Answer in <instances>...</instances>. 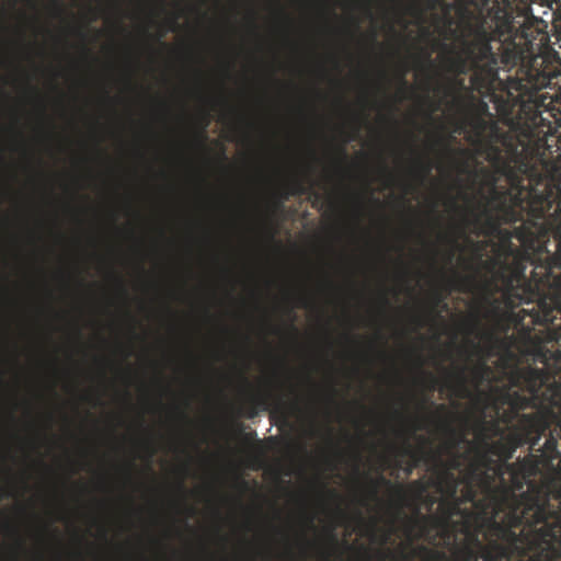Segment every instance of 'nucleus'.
I'll list each match as a JSON object with an SVG mask.
<instances>
[{
	"label": "nucleus",
	"mask_w": 561,
	"mask_h": 561,
	"mask_svg": "<svg viewBox=\"0 0 561 561\" xmlns=\"http://www.w3.org/2000/svg\"><path fill=\"white\" fill-rule=\"evenodd\" d=\"M50 530L49 525L47 524H41L35 529V536L38 540L43 541L45 537L47 536L48 531Z\"/></svg>",
	"instance_id": "7c9ffc66"
},
{
	"label": "nucleus",
	"mask_w": 561,
	"mask_h": 561,
	"mask_svg": "<svg viewBox=\"0 0 561 561\" xmlns=\"http://www.w3.org/2000/svg\"><path fill=\"white\" fill-rule=\"evenodd\" d=\"M24 415L26 417V427L32 433V436L25 440L27 448L32 451H37L39 442L46 437V431H43L37 422L34 403L31 398L23 400Z\"/></svg>",
	"instance_id": "ddd939ff"
},
{
	"label": "nucleus",
	"mask_w": 561,
	"mask_h": 561,
	"mask_svg": "<svg viewBox=\"0 0 561 561\" xmlns=\"http://www.w3.org/2000/svg\"><path fill=\"white\" fill-rule=\"evenodd\" d=\"M264 9L275 15H280L285 12L284 7L280 3V0H265Z\"/></svg>",
	"instance_id": "bb28decb"
},
{
	"label": "nucleus",
	"mask_w": 561,
	"mask_h": 561,
	"mask_svg": "<svg viewBox=\"0 0 561 561\" xmlns=\"http://www.w3.org/2000/svg\"><path fill=\"white\" fill-rule=\"evenodd\" d=\"M417 168L422 171V178L428 175L432 171L433 165L430 162H423V160H417Z\"/></svg>",
	"instance_id": "473e14b6"
},
{
	"label": "nucleus",
	"mask_w": 561,
	"mask_h": 561,
	"mask_svg": "<svg viewBox=\"0 0 561 561\" xmlns=\"http://www.w3.org/2000/svg\"><path fill=\"white\" fill-rule=\"evenodd\" d=\"M543 360L546 364L554 365V366L557 365L561 370V354H559L558 356H554L552 358L550 357V362L547 358H545Z\"/></svg>",
	"instance_id": "e433bc0d"
},
{
	"label": "nucleus",
	"mask_w": 561,
	"mask_h": 561,
	"mask_svg": "<svg viewBox=\"0 0 561 561\" xmlns=\"http://www.w3.org/2000/svg\"><path fill=\"white\" fill-rule=\"evenodd\" d=\"M476 174H480L484 179V184L489 188V198L488 204H490L495 211V215L489 213V210H484L486 215V221L492 227H496L502 224H511L512 222V208L507 206L511 201L510 191H506V187H499V176L493 170H490L485 167L480 168Z\"/></svg>",
	"instance_id": "9b49d317"
},
{
	"label": "nucleus",
	"mask_w": 561,
	"mask_h": 561,
	"mask_svg": "<svg viewBox=\"0 0 561 561\" xmlns=\"http://www.w3.org/2000/svg\"><path fill=\"white\" fill-rule=\"evenodd\" d=\"M117 282H118V284H119V288H121L122 294H123L124 296H127V291H126V289H125V287H124V285H123L122 279H121V278H117Z\"/></svg>",
	"instance_id": "8fccbe9b"
},
{
	"label": "nucleus",
	"mask_w": 561,
	"mask_h": 561,
	"mask_svg": "<svg viewBox=\"0 0 561 561\" xmlns=\"http://www.w3.org/2000/svg\"><path fill=\"white\" fill-rule=\"evenodd\" d=\"M389 536H390L389 534L385 535L383 540H382L383 543H386L388 541Z\"/></svg>",
	"instance_id": "0e129e2a"
},
{
	"label": "nucleus",
	"mask_w": 561,
	"mask_h": 561,
	"mask_svg": "<svg viewBox=\"0 0 561 561\" xmlns=\"http://www.w3.org/2000/svg\"><path fill=\"white\" fill-rule=\"evenodd\" d=\"M31 463L47 469V466L45 465V462L43 461L42 458L36 459V460H31Z\"/></svg>",
	"instance_id": "c03bdc74"
},
{
	"label": "nucleus",
	"mask_w": 561,
	"mask_h": 561,
	"mask_svg": "<svg viewBox=\"0 0 561 561\" xmlns=\"http://www.w3.org/2000/svg\"><path fill=\"white\" fill-rule=\"evenodd\" d=\"M492 375V368L485 359L480 360L472 369V376L477 386L482 385L484 381H490Z\"/></svg>",
	"instance_id": "412c9836"
},
{
	"label": "nucleus",
	"mask_w": 561,
	"mask_h": 561,
	"mask_svg": "<svg viewBox=\"0 0 561 561\" xmlns=\"http://www.w3.org/2000/svg\"><path fill=\"white\" fill-rule=\"evenodd\" d=\"M27 239L32 245H37V243L41 241V236L38 231L34 228L27 229Z\"/></svg>",
	"instance_id": "2f4dec72"
},
{
	"label": "nucleus",
	"mask_w": 561,
	"mask_h": 561,
	"mask_svg": "<svg viewBox=\"0 0 561 561\" xmlns=\"http://www.w3.org/2000/svg\"><path fill=\"white\" fill-rule=\"evenodd\" d=\"M416 556H424L427 561H446L445 552L432 550L425 546L413 548L409 554L403 551L401 553L403 561H413V558Z\"/></svg>",
	"instance_id": "6ab92c4d"
},
{
	"label": "nucleus",
	"mask_w": 561,
	"mask_h": 561,
	"mask_svg": "<svg viewBox=\"0 0 561 561\" xmlns=\"http://www.w3.org/2000/svg\"><path fill=\"white\" fill-rule=\"evenodd\" d=\"M443 298L440 296L437 295L436 297V305H438L439 302H442Z\"/></svg>",
	"instance_id": "e2e57ef3"
},
{
	"label": "nucleus",
	"mask_w": 561,
	"mask_h": 561,
	"mask_svg": "<svg viewBox=\"0 0 561 561\" xmlns=\"http://www.w3.org/2000/svg\"><path fill=\"white\" fill-rule=\"evenodd\" d=\"M435 416L438 419V426L442 432L448 436L445 449L449 455V459L444 461L440 454L430 450L431 463H434L436 468H448L455 472V470L460 469L462 458V455L459 454L456 448L460 443L466 440V435L453 425L456 417L455 413L450 412L445 404H438L435 405Z\"/></svg>",
	"instance_id": "9d476101"
},
{
	"label": "nucleus",
	"mask_w": 561,
	"mask_h": 561,
	"mask_svg": "<svg viewBox=\"0 0 561 561\" xmlns=\"http://www.w3.org/2000/svg\"><path fill=\"white\" fill-rule=\"evenodd\" d=\"M419 438L423 445H427L430 443L424 436H420Z\"/></svg>",
	"instance_id": "13d9d810"
},
{
	"label": "nucleus",
	"mask_w": 561,
	"mask_h": 561,
	"mask_svg": "<svg viewBox=\"0 0 561 561\" xmlns=\"http://www.w3.org/2000/svg\"><path fill=\"white\" fill-rule=\"evenodd\" d=\"M13 37H2V265H8L7 262V226H8V214L4 208V204L7 202L8 192H7V146H5V134H7V124H5V113H7V85H8V77H7V68H8V49L10 46V39ZM16 39H26L27 37H15ZM37 39L38 37H33ZM50 39H68L69 37H49ZM80 39H101L102 37H79ZM110 39H115L116 37H108ZM146 39H161L162 37H145Z\"/></svg>",
	"instance_id": "1a4fd4ad"
},
{
	"label": "nucleus",
	"mask_w": 561,
	"mask_h": 561,
	"mask_svg": "<svg viewBox=\"0 0 561 561\" xmlns=\"http://www.w3.org/2000/svg\"><path fill=\"white\" fill-rule=\"evenodd\" d=\"M455 561H478L481 556L478 550L470 545H459L454 547Z\"/></svg>",
	"instance_id": "aec40b11"
},
{
	"label": "nucleus",
	"mask_w": 561,
	"mask_h": 561,
	"mask_svg": "<svg viewBox=\"0 0 561 561\" xmlns=\"http://www.w3.org/2000/svg\"><path fill=\"white\" fill-rule=\"evenodd\" d=\"M304 543H305V546H310L311 542L309 540H307L306 538H304Z\"/></svg>",
	"instance_id": "338daca9"
},
{
	"label": "nucleus",
	"mask_w": 561,
	"mask_h": 561,
	"mask_svg": "<svg viewBox=\"0 0 561 561\" xmlns=\"http://www.w3.org/2000/svg\"><path fill=\"white\" fill-rule=\"evenodd\" d=\"M22 151L23 157L26 160L25 170L30 174V183L32 185H36L38 179L43 176V172L35 168V162L39 165L42 161L35 157V153L30 149L25 141L23 142Z\"/></svg>",
	"instance_id": "f3484780"
},
{
	"label": "nucleus",
	"mask_w": 561,
	"mask_h": 561,
	"mask_svg": "<svg viewBox=\"0 0 561 561\" xmlns=\"http://www.w3.org/2000/svg\"><path fill=\"white\" fill-rule=\"evenodd\" d=\"M411 423H412V432H413V433H414L415 431H417V430L423 428V426L421 425V421H420V419H417V417H414L413 420H411Z\"/></svg>",
	"instance_id": "58836bf2"
},
{
	"label": "nucleus",
	"mask_w": 561,
	"mask_h": 561,
	"mask_svg": "<svg viewBox=\"0 0 561 561\" xmlns=\"http://www.w3.org/2000/svg\"><path fill=\"white\" fill-rule=\"evenodd\" d=\"M466 366L458 367L455 373L450 375L454 382L448 383V387L460 398H468L470 391L467 388Z\"/></svg>",
	"instance_id": "a211bd4d"
},
{
	"label": "nucleus",
	"mask_w": 561,
	"mask_h": 561,
	"mask_svg": "<svg viewBox=\"0 0 561 561\" xmlns=\"http://www.w3.org/2000/svg\"><path fill=\"white\" fill-rule=\"evenodd\" d=\"M248 7H249V11H251V12L253 13V12H254V9H253L252 3H248Z\"/></svg>",
	"instance_id": "69168bd1"
},
{
	"label": "nucleus",
	"mask_w": 561,
	"mask_h": 561,
	"mask_svg": "<svg viewBox=\"0 0 561 561\" xmlns=\"http://www.w3.org/2000/svg\"><path fill=\"white\" fill-rule=\"evenodd\" d=\"M451 244L454 248L458 247V243H457V240L456 239H451L450 240Z\"/></svg>",
	"instance_id": "680f3d73"
},
{
	"label": "nucleus",
	"mask_w": 561,
	"mask_h": 561,
	"mask_svg": "<svg viewBox=\"0 0 561 561\" xmlns=\"http://www.w3.org/2000/svg\"><path fill=\"white\" fill-rule=\"evenodd\" d=\"M427 376H428V377H430V379H431V382H432V389H434V386H435V383H436V379H435V378L433 377V375H431V374H427Z\"/></svg>",
	"instance_id": "4d7b16f0"
},
{
	"label": "nucleus",
	"mask_w": 561,
	"mask_h": 561,
	"mask_svg": "<svg viewBox=\"0 0 561 561\" xmlns=\"http://www.w3.org/2000/svg\"><path fill=\"white\" fill-rule=\"evenodd\" d=\"M275 39L276 37H261ZM290 39L291 37H284ZM317 39L318 37H310ZM353 39L354 37H350ZM378 39L379 37H366ZM409 39L410 37H401ZM427 39L428 37H411ZM440 39V37H437ZM468 37H442V39H467ZM480 43L479 54L468 50L467 57L458 56L454 61L457 73L472 70L471 85L481 96L494 104L499 119L508 127L504 130L494 118L472 116L468 124L472 130V144L492 151V160L501 159V147L516 150L537 145L551 133V122L542 116L545 103L536 92L560 79V61L546 48L542 54L528 60L516 46L517 37H473Z\"/></svg>",
	"instance_id": "f257e3e1"
},
{
	"label": "nucleus",
	"mask_w": 561,
	"mask_h": 561,
	"mask_svg": "<svg viewBox=\"0 0 561 561\" xmlns=\"http://www.w3.org/2000/svg\"><path fill=\"white\" fill-rule=\"evenodd\" d=\"M380 486H386L390 489L396 496L399 497L400 501H404L407 499V490L404 485L402 484H393L389 479H387L381 473L378 474L377 478L368 479V489H369V495L371 499L378 497V492Z\"/></svg>",
	"instance_id": "2eb2a0df"
},
{
	"label": "nucleus",
	"mask_w": 561,
	"mask_h": 561,
	"mask_svg": "<svg viewBox=\"0 0 561 561\" xmlns=\"http://www.w3.org/2000/svg\"><path fill=\"white\" fill-rule=\"evenodd\" d=\"M431 485V480L428 482H425L421 479L414 480L410 483L409 488L413 493V496L416 500H421L424 494L427 492V488Z\"/></svg>",
	"instance_id": "393cba45"
},
{
	"label": "nucleus",
	"mask_w": 561,
	"mask_h": 561,
	"mask_svg": "<svg viewBox=\"0 0 561 561\" xmlns=\"http://www.w3.org/2000/svg\"><path fill=\"white\" fill-rule=\"evenodd\" d=\"M435 502H436V499L434 496H428L430 508L434 505Z\"/></svg>",
	"instance_id": "5fc2aeb1"
},
{
	"label": "nucleus",
	"mask_w": 561,
	"mask_h": 561,
	"mask_svg": "<svg viewBox=\"0 0 561 561\" xmlns=\"http://www.w3.org/2000/svg\"><path fill=\"white\" fill-rule=\"evenodd\" d=\"M479 111H480V116L482 117H489V118H494L493 114L490 112L489 110V105L488 103L481 101L479 103Z\"/></svg>",
	"instance_id": "f704fd0d"
},
{
	"label": "nucleus",
	"mask_w": 561,
	"mask_h": 561,
	"mask_svg": "<svg viewBox=\"0 0 561 561\" xmlns=\"http://www.w3.org/2000/svg\"><path fill=\"white\" fill-rule=\"evenodd\" d=\"M346 11L371 18L377 10L388 26L382 35H528L519 32L510 0H340ZM257 35H379L370 33H257Z\"/></svg>",
	"instance_id": "f03ea898"
},
{
	"label": "nucleus",
	"mask_w": 561,
	"mask_h": 561,
	"mask_svg": "<svg viewBox=\"0 0 561 561\" xmlns=\"http://www.w3.org/2000/svg\"><path fill=\"white\" fill-rule=\"evenodd\" d=\"M560 353H549L545 347L536 346L535 360L543 365V368L531 365L518 366L514 364L506 373L507 385L495 386L491 389L493 396V409L496 420L486 422L482 420L477 430V439L480 447L483 446V433L490 435V442L495 437L507 435L501 423L512 424L519 412L534 408L536 411L543 409H561V370L556 365L545 363V358L558 356Z\"/></svg>",
	"instance_id": "39448f33"
},
{
	"label": "nucleus",
	"mask_w": 561,
	"mask_h": 561,
	"mask_svg": "<svg viewBox=\"0 0 561 561\" xmlns=\"http://www.w3.org/2000/svg\"><path fill=\"white\" fill-rule=\"evenodd\" d=\"M461 172H462V173H466V172H467V165H466V164L461 168Z\"/></svg>",
	"instance_id": "774afa93"
},
{
	"label": "nucleus",
	"mask_w": 561,
	"mask_h": 561,
	"mask_svg": "<svg viewBox=\"0 0 561 561\" xmlns=\"http://www.w3.org/2000/svg\"><path fill=\"white\" fill-rule=\"evenodd\" d=\"M304 5L320 13H332L334 11V7L328 0H308Z\"/></svg>",
	"instance_id": "5701e85b"
},
{
	"label": "nucleus",
	"mask_w": 561,
	"mask_h": 561,
	"mask_svg": "<svg viewBox=\"0 0 561 561\" xmlns=\"http://www.w3.org/2000/svg\"><path fill=\"white\" fill-rule=\"evenodd\" d=\"M561 438V409H543L530 414H522L505 437L490 442V435L483 433L482 451L474 462L481 472V486L490 480L493 488L507 489L524 505L530 489L549 486V496L561 491V481L543 479L534 481L542 468H550L561 457L558 449Z\"/></svg>",
	"instance_id": "7ed1b4c3"
},
{
	"label": "nucleus",
	"mask_w": 561,
	"mask_h": 561,
	"mask_svg": "<svg viewBox=\"0 0 561 561\" xmlns=\"http://www.w3.org/2000/svg\"><path fill=\"white\" fill-rule=\"evenodd\" d=\"M381 304L385 308L389 307L390 302H389V299L386 295H382L381 296Z\"/></svg>",
	"instance_id": "49530a36"
},
{
	"label": "nucleus",
	"mask_w": 561,
	"mask_h": 561,
	"mask_svg": "<svg viewBox=\"0 0 561 561\" xmlns=\"http://www.w3.org/2000/svg\"><path fill=\"white\" fill-rule=\"evenodd\" d=\"M486 152V159L493 164V172L496 173V176H504L506 178V168H513L514 164L511 163V161H506L503 159V156L501 154L500 160H492V151H485Z\"/></svg>",
	"instance_id": "4be33fe9"
},
{
	"label": "nucleus",
	"mask_w": 561,
	"mask_h": 561,
	"mask_svg": "<svg viewBox=\"0 0 561 561\" xmlns=\"http://www.w3.org/2000/svg\"><path fill=\"white\" fill-rule=\"evenodd\" d=\"M455 137L454 136H449L448 139L444 138L443 136H438L435 138V140L433 141L432 144V148L434 147H439L440 149H443L444 151L450 153L453 151V149L450 148L449 146V142L451 140H454Z\"/></svg>",
	"instance_id": "cd10ccee"
},
{
	"label": "nucleus",
	"mask_w": 561,
	"mask_h": 561,
	"mask_svg": "<svg viewBox=\"0 0 561 561\" xmlns=\"http://www.w3.org/2000/svg\"><path fill=\"white\" fill-rule=\"evenodd\" d=\"M5 35H27V33L23 32H11L9 27L8 22V10H7V3L5 0H2V36ZM28 35H165L164 33H149V32H140V33H131V32H124V33H105L98 31L95 33H83V32H73V33H53V32H45V33H28Z\"/></svg>",
	"instance_id": "4468645a"
},
{
	"label": "nucleus",
	"mask_w": 561,
	"mask_h": 561,
	"mask_svg": "<svg viewBox=\"0 0 561 561\" xmlns=\"http://www.w3.org/2000/svg\"><path fill=\"white\" fill-rule=\"evenodd\" d=\"M209 122H210L209 117L207 115H205L201 133L198 134V137H197V144L199 147H203V148L205 147V141L207 139L205 130L208 127Z\"/></svg>",
	"instance_id": "c85d7f7f"
},
{
	"label": "nucleus",
	"mask_w": 561,
	"mask_h": 561,
	"mask_svg": "<svg viewBox=\"0 0 561 561\" xmlns=\"http://www.w3.org/2000/svg\"><path fill=\"white\" fill-rule=\"evenodd\" d=\"M516 362V355L514 352H512L507 345H505V352L503 357L501 358V363L503 364V367H508L510 363Z\"/></svg>",
	"instance_id": "c756f323"
},
{
	"label": "nucleus",
	"mask_w": 561,
	"mask_h": 561,
	"mask_svg": "<svg viewBox=\"0 0 561 561\" xmlns=\"http://www.w3.org/2000/svg\"><path fill=\"white\" fill-rule=\"evenodd\" d=\"M290 186H291V194H302V193H305L304 184L298 179H295L291 182Z\"/></svg>",
	"instance_id": "72a5a7b5"
},
{
	"label": "nucleus",
	"mask_w": 561,
	"mask_h": 561,
	"mask_svg": "<svg viewBox=\"0 0 561 561\" xmlns=\"http://www.w3.org/2000/svg\"><path fill=\"white\" fill-rule=\"evenodd\" d=\"M454 275H455V278L453 279V282H455L457 284H463V283L470 282L469 278H461L456 273H454Z\"/></svg>",
	"instance_id": "79ce46f5"
},
{
	"label": "nucleus",
	"mask_w": 561,
	"mask_h": 561,
	"mask_svg": "<svg viewBox=\"0 0 561 561\" xmlns=\"http://www.w3.org/2000/svg\"><path fill=\"white\" fill-rule=\"evenodd\" d=\"M539 561H561V542H557L549 550L538 557Z\"/></svg>",
	"instance_id": "a878e982"
},
{
	"label": "nucleus",
	"mask_w": 561,
	"mask_h": 561,
	"mask_svg": "<svg viewBox=\"0 0 561 561\" xmlns=\"http://www.w3.org/2000/svg\"><path fill=\"white\" fill-rule=\"evenodd\" d=\"M546 142V137L537 145H530L526 150L517 146L515 151L506 148L513 157L514 167L506 168V181L510 187L511 201L507 206L512 208V222L528 221L533 226H552L557 219H561V206L556 204L554 186L543 170L541 158H528V152L539 149Z\"/></svg>",
	"instance_id": "423d86ee"
},
{
	"label": "nucleus",
	"mask_w": 561,
	"mask_h": 561,
	"mask_svg": "<svg viewBox=\"0 0 561 561\" xmlns=\"http://www.w3.org/2000/svg\"><path fill=\"white\" fill-rule=\"evenodd\" d=\"M271 398V391L257 392L251 396L250 401L253 408H261L263 410H266L270 405Z\"/></svg>",
	"instance_id": "b1692460"
},
{
	"label": "nucleus",
	"mask_w": 561,
	"mask_h": 561,
	"mask_svg": "<svg viewBox=\"0 0 561 561\" xmlns=\"http://www.w3.org/2000/svg\"><path fill=\"white\" fill-rule=\"evenodd\" d=\"M299 407H300V404H299V400H298V399L294 400V401L290 403V408H291V410L297 411V410H299Z\"/></svg>",
	"instance_id": "a18cd8bd"
},
{
	"label": "nucleus",
	"mask_w": 561,
	"mask_h": 561,
	"mask_svg": "<svg viewBox=\"0 0 561 561\" xmlns=\"http://www.w3.org/2000/svg\"><path fill=\"white\" fill-rule=\"evenodd\" d=\"M454 255H455V251L454 250L448 252V254H447V262L448 263H451V261L454 259Z\"/></svg>",
	"instance_id": "603ef678"
},
{
	"label": "nucleus",
	"mask_w": 561,
	"mask_h": 561,
	"mask_svg": "<svg viewBox=\"0 0 561 561\" xmlns=\"http://www.w3.org/2000/svg\"><path fill=\"white\" fill-rule=\"evenodd\" d=\"M542 231L551 230L554 250L548 248L546 241L540 243L533 253L516 250L512 261H492L497 265L496 278L503 285V296L508 308L520 304L536 301L530 316L534 324L554 325L558 316L561 318V224L545 226ZM551 347L549 353L561 354V324L550 332Z\"/></svg>",
	"instance_id": "20e7f679"
},
{
	"label": "nucleus",
	"mask_w": 561,
	"mask_h": 561,
	"mask_svg": "<svg viewBox=\"0 0 561 561\" xmlns=\"http://www.w3.org/2000/svg\"><path fill=\"white\" fill-rule=\"evenodd\" d=\"M469 343H470L471 348H472L476 353H480V352H482V348H481V346H480L478 343H476L474 341H469Z\"/></svg>",
	"instance_id": "a19ab883"
},
{
	"label": "nucleus",
	"mask_w": 561,
	"mask_h": 561,
	"mask_svg": "<svg viewBox=\"0 0 561 561\" xmlns=\"http://www.w3.org/2000/svg\"><path fill=\"white\" fill-rule=\"evenodd\" d=\"M34 559H35V561H43V554L37 552L34 554Z\"/></svg>",
	"instance_id": "864d4df0"
},
{
	"label": "nucleus",
	"mask_w": 561,
	"mask_h": 561,
	"mask_svg": "<svg viewBox=\"0 0 561 561\" xmlns=\"http://www.w3.org/2000/svg\"><path fill=\"white\" fill-rule=\"evenodd\" d=\"M313 520H314V517L312 515L307 516L306 525H307L308 528H314Z\"/></svg>",
	"instance_id": "37998d69"
},
{
	"label": "nucleus",
	"mask_w": 561,
	"mask_h": 561,
	"mask_svg": "<svg viewBox=\"0 0 561 561\" xmlns=\"http://www.w3.org/2000/svg\"><path fill=\"white\" fill-rule=\"evenodd\" d=\"M178 414H179V416H180V419H181V420H183V421H185V422H187V421H188V416H187V414H186L184 411L179 410V413H178Z\"/></svg>",
	"instance_id": "de8ad7c7"
},
{
	"label": "nucleus",
	"mask_w": 561,
	"mask_h": 561,
	"mask_svg": "<svg viewBox=\"0 0 561 561\" xmlns=\"http://www.w3.org/2000/svg\"><path fill=\"white\" fill-rule=\"evenodd\" d=\"M463 224L465 226H468L470 224V220L468 219L467 215H463Z\"/></svg>",
	"instance_id": "bf43d9fd"
},
{
	"label": "nucleus",
	"mask_w": 561,
	"mask_h": 561,
	"mask_svg": "<svg viewBox=\"0 0 561 561\" xmlns=\"http://www.w3.org/2000/svg\"><path fill=\"white\" fill-rule=\"evenodd\" d=\"M24 514H26L32 520H39V517L34 513L30 505H24L22 507Z\"/></svg>",
	"instance_id": "c9c22d12"
},
{
	"label": "nucleus",
	"mask_w": 561,
	"mask_h": 561,
	"mask_svg": "<svg viewBox=\"0 0 561 561\" xmlns=\"http://www.w3.org/2000/svg\"><path fill=\"white\" fill-rule=\"evenodd\" d=\"M61 2L62 0H51V3L57 7V8H60L61 7Z\"/></svg>",
	"instance_id": "6e6d98bb"
},
{
	"label": "nucleus",
	"mask_w": 561,
	"mask_h": 561,
	"mask_svg": "<svg viewBox=\"0 0 561 561\" xmlns=\"http://www.w3.org/2000/svg\"><path fill=\"white\" fill-rule=\"evenodd\" d=\"M479 328H480V321L478 319H474L472 322L469 323L468 332L474 333V332L479 331Z\"/></svg>",
	"instance_id": "4c0bfd02"
},
{
	"label": "nucleus",
	"mask_w": 561,
	"mask_h": 561,
	"mask_svg": "<svg viewBox=\"0 0 561 561\" xmlns=\"http://www.w3.org/2000/svg\"><path fill=\"white\" fill-rule=\"evenodd\" d=\"M480 478V468L474 461L470 463L469 471L462 479L448 468H437L435 478L431 480V485L436 488L437 492L442 495V501L439 502L440 515L419 516L409 527V535L414 527L422 528L425 531L430 524L448 526L451 523V518L456 517L463 510L461 504L470 503L465 499L468 483H471L474 488L477 499L483 497Z\"/></svg>",
	"instance_id": "0eeeda50"
},
{
	"label": "nucleus",
	"mask_w": 561,
	"mask_h": 561,
	"mask_svg": "<svg viewBox=\"0 0 561 561\" xmlns=\"http://www.w3.org/2000/svg\"><path fill=\"white\" fill-rule=\"evenodd\" d=\"M169 0H85L83 11L88 16L104 12L123 14L125 7L135 16L154 19L167 14Z\"/></svg>",
	"instance_id": "6e6552de"
},
{
	"label": "nucleus",
	"mask_w": 561,
	"mask_h": 561,
	"mask_svg": "<svg viewBox=\"0 0 561 561\" xmlns=\"http://www.w3.org/2000/svg\"><path fill=\"white\" fill-rule=\"evenodd\" d=\"M299 305L301 307H308V299L306 297H300Z\"/></svg>",
	"instance_id": "3c124183"
},
{
	"label": "nucleus",
	"mask_w": 561,
	"mask_h": 561,
	"mask_svg": "<svg viewBox=\"0 0 561 561\" xmlns=\"http://www.w3.org/2000/svg\"><path fill=\"white\" fill-rule=\"evenodd\" d=\"M28 480H30V476L27 472H25L23 479H22V486H23V490L26 492L30 490V483H28Z\"/></svg>",
	"instance_id": "ea45409f"
},
{
	"label": "nucleus",
	"mask_w": 561,
	"mask_h": 561,
	"mask_svg": "<svg viewBox=\"0 0 561 561\" xmlns=\"http://www.w3.org/2000/svg\"><path fill=\"white\" fill-rule=\"evenodd\" d=\"M401 454L403 456L410 457L412 460L411 463H409L404 468V472L407 476H410L413 469L416 468L421 461L431 463L430 449H426L425 447L415 449L409 444L408 440L404 442V445L401 449Z\"/></svg>",
	"instance_id": "dca6fc26"
},
{
	"label": "nucleus",
	"mask_w": 561,
	"mask_h": 561,
	"mask_svg": "<svg viewBox=\"0 0 561 561\" xmlns=\"http://www.w3.org/2000/svg\"><path fill=\"white\" fill-rule=\"evenodd\" d=\"M422 365H423V362H422L421 357L419 356L417 357V367L421 368Z\"/></svg>",
	"instance_id": "052dcab7"
},
{
	"label": "nucleus",
	"mask_w": 561,
	"mask_h": 561,
	"mask_svg": "<svg viewBox=\"0 0 561 561\" xmlns=\"http://www.w3.org/2000/svg\"><path fill=\"white\" fill-rule=\"evenodd\" d=\"M449 203H450V206L455 209V210H460V207L458 206L457 202L455 198H450L449 199Z\"/></svg>",
	"instance_id": "09e8293b"
},
{
	"label": "nucleus",
	"mask_w": 561,
	"mask_h": 561,
	"mask_svg": "<svg viewBox=\"0 0 561 561\" xmlns=\"http://www.w3.org/2000/svg\"><path fill=\"white\" fill-rule=\"evenodd\" d=\"M33 71L23 70V91L22 99L26 105H32L35 108V114L37 117V130L41 135H47L45 131V125L48 122L46 115V105L44 102L43 94L39 89L33 83L34 72L38 71V67L35 65L34 60H31Z\"/></svg>",
	"instance_id": "f8f14e48"
}]
</instances>
